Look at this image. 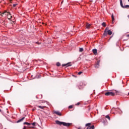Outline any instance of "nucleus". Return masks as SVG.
I'll return each instance as SVG.
<instances>
[{
  "instance_id": "nucleus-19",
  "label": "nucleus",
  "mask_w": 129,
  "mask_h": 129,
  "mask_svg": "<svg viewBox=\"0 0 129 129\" xmlns=\"http://www.w3.org/2000/svg\"><path fill=\"white\" fill-rule=\"evenodd\" d=\"M83 48H80L79 51L80 52H83Z\"/></svg>"
},
{
  "instance_id": "nucleus-35",
  "label": "nucleus",
  "mask_w": 129,
  "mask_h": 129,
  "mask_svg": "<svg viewBox=\"0 0 129 129\" xmlns=\"http://www.w3.org/2000/svg\"><path fill=\"white\" fill-rule=\"evenodd\" d=\"M1 111H2V110L0 109V112H1Z\"/></svg>"
},
{
  "instance_id": "nucleus-9",
  "label": "nucleus",
  "mask_w": 129,
  "mask_h": 129,
  "mask_svg": "<svg viewBox=\"0 0 129 129\" xmlns=\"http://www.w3.org/2000/svg\"><path fill=\"white\" fill-rule=\"evenodd\" d=\"M24 119H25V117H23L21 119H20L19 120H18L17 121V123H19V122H22V121H23V120H24Z\"/></svg>"
},
{
  "instance_id": "nucleus-37",
  "label": "nucleus",
  "mask_w": 129,
  "mask_h": 129,
  "mask_svg": "<svg viewBox=\"0 0 129 129\" xmlns=\"http://www.w3.org/2000/svg\"><path fill=\"white\" fill-rule=\"evenodd\" d=\"M128 3H129V0H128Z\"/></svg>"
},
{
  "instance_id": "nucleus-3",
  "label": "nucleus",
  "mask_w": 129,
  "mask_h": 129,
  "mask_svg": "<svg viewBox=\"0 0 129 129\" xmlns=\"http://www.w3.org/2000/svg\"><path fill=\"white\" fill-rule=\"evenodd\" d=\"M0 16L2 17H6V16H7V17H9V16H11V13L7 11H4L3 13L0 12Z\"/></svg>"
},
{
  "instance_id": "nucleus-4",
  "label": "nucleus",
  "mask_w": 129,
  "mask_h": 129,
  "mask_svg": "<svg viewBox=\"0 0 129 129\" xmlns=\"http://www.w3.org/2000/svg\"><path fill=\"white\" fill-rule=\"evenodd\" d=\"M115 94L112 92H107L105 93V95H106V96H114Z\"/></svg>"
},
{
  "instance_id": "nucleus-30",
  "label": "nucleus",
  "mask_w": 129,
  "mask_h": 129,
  "mask_svg": "<svg viewBox=\"0 0 129 129\" xmlns=\"http://www.w3.org/2000/svg\"><path fill=\"white\" fill-rule=\"evenodd\" d=\"M23 129H27V126H25L23 128Z\"/></svg>"
},
{
  "instance_id": "nucleus-11",
  "label": "nucleus",
  "mask_w": 129,
  "mask_h": 129,
  "mask_svg": "<svg viewBox=\"0 0 129 129\" xmlns=\"http://www.w3.org/2000/svg\"><path fill=\"white\" fill-rule=\"evenodd\" d=\"M111 18H112V24H114V16H113V14H112Z\"/></svg>"
},
{
  "instance_id": "nucleus-17",
  "label": "nucleus",
  "mask_w": 129,
  "mask_h": 129,
  "mask_svg": "<svg viewBox=\"0 0 129 129\" xmlns=\"http://www.w3.org/2000/svg\"><path fill=\"white\" fill-rule=\"evenodd\" d=\"M91 125V123H88L86 124V126H90Z\"/></svg>"
},
{
  "instance_id": "nucleus-32",
  "label": "nucleus",
  "mask_w": 129,
  "mask_h": 129,
  "mask_svg": "<svg viewBox=\"0 0 129 129\" xmlns=\"http://www.w3.org/2000/svg\"><path fill=\"white\" fill-rule=\"evenodd\" d=\"M126 37H129V34L127 35Z\"/></svg>"
},
{
  "instance_id": "nucleus-1",
  "label": "nucleus",
  "mask_w": 129,
  "mask_h": 129,
  "mask_svg": "<svg viewBox=\"0 0 129 129\" xmlns=\"http://www.w3.org/2000/svg\"><path fill=\"white\" fill-rule=\"evenodd\" d=\"M55 123H56V124H58V125H61V124H62V125H63L64 126H70L72 124V123H70L61 122L59 120L55 121Z\"/></svg>"
},
{
  "instance_id": "nucleus-22",
  "label": "nucleus",
  "mask_w": 129,
  "mask_h": 129,
  "mask_svg": "<svg viewBox=\"0 0 129 129\" xmlns=\"http://www.w3.org/2000/svg\"><path fill=\"white\" fill-rule=\"evenodd\" d=\"M100 63V61L98 60L96 63V65H99V63Z\"/></svg>"
},
{
  "instance_id": "nucleus-13",
  "label": "nucleus",
  "mask_w": 129,
  "mask_h": 129,
  "mask_svg": "<svg viewBox=\"0 0 129 129\" xmlns=\"http://www.w3.org/2000/svg\"><path fill=\"white\" fill-rule=\"evenodd\" d=\"M56 66L59 67L61 66V63H60V62H56Z\"/></svg>"
},
{
  "instance_id": "nucleus-23",
  "label": "nucleus",
  "mask_w": 129,
  "mask_h": 129,
  "mask_svg": "<svg viewBox=\"0 0 129 129\" xmlns=\"http://www.w3.org/2000/svg\"><path fill=\"white\" fill-rule=\"evenodd\" d=\"M95 68H99V65L96 64L95 66Z\"/></svg>"
},
{
  "instance_id": "nucleus-21",
  "label": "nucleus",
  "mask_w": 129,
  "mask_h": 129,
  "mask_svg": "<svg viewBox=\"0 0 129 129\" xmlns=\"http://www.w3.org/2000/svg\"><path fill=\"white\" fill-rule=\"evenodd\" d=\"M119 93H120V91H116V94L117 95L118 94H119Z\"/></svg>"
},
{
  "instance_id": "nucleus-34",
  "label": "nucleus",
  "mask_w": 129,
  "mask_h": 129,
  "mask_svg": "<svg viewBox=\"0 0 129 129\" xmlns=\"http://www.w3.org/2000/svg\"><path fill=\"white\" fill-rule=\"evenodd\" d=\"M127 17H128V19H129V15H128V16H127Z\"/></svg>"
},
{
  "instance_id": "nucleus-26",
  "label": "nucleus",
  "mask_w": 129,
  "mask_h": 129,
  "mask_svg": "<svg viewBox=\"0 0 129 129\" xmlns=\"http://www.w3.org/2000/svg\"><path fill=\"white\" fill-rule=\"evenodd\" d=\"M78 74V75H81V74H82V72H79Z\"/></svg>"
},
{
  "instance_id": "nucleus-25",
  "label": "nucleus",
  "mask_w": 129,
  "mask_h": 129,
  "mask_svg": "<svg viewBox=\"0 0 129 129\" xmlns=\"http://www.w3.org/2000/svg\"><path fill=\"white\" fill-rule=\"evenodd\" d=\"M32 125L35 126V125H36V122H34L33 123H32Z\"/></svg>"
},
{
  "instance_id": "nucleus-29",
  "label": "nucleus",
  "mask_w": 129,
  "mask_h": 129,
  "mask_svg": "<svg viewBox=\"0 0 129 129\" xmlns=\"http://www.w3.org/2000/svg\"><path fill=\"white\" fill-rule=\"evenodd\" d=\"M87 129H91V127H90V126H89L87 128Z\"/></svg>"
},
{
  "instance_id": "nucleus-8",
  "label": "nucleus",
  "mask_w": 129,
  "mask_h": 129,
  "mask_svg": "<svg viewBox=\"0 0 129 129\" xmlns=\"http://www.w3.org/2000/svg\"><path fill=\"white\" fill-rule=\"evenodd\" d=\"M90 27H91V24H89V23H87L86 25V29H90Z\"/></svg>"
},
{
  "instance_id": "nucleus-7",
  "label": "nucleus",
  "mask_w": 129,
  "mask_h": 129,
  "mask_svg": "<svg viewBox=\"0 0 129 129\" xmlns=\"http://www.w3.org/2000/svg\"><path fill=\"white\" fill-rule=\"evenodd\" d=\"M53 113H55V114H57V115H58L59 116H61V115H62V113L57 111H54Z\"/></svg>"
},
{
  "instance_id": "nucleus-10",
  "label": "nucleus",
  "mask_w": 129,
  "mask_h": 129,
  "mask_svg": "<svg viewBox=\"0 0 129 129\" xmlns=\"http://www.w3.org/2000/svg\"><path fill=\"white\" fill-rule=\"evenodd\" d=\"M92 51H93V54H94V55H96V54H97V49H93Z\"/></svg>"
},
{
  "instance_id": "nucleus-15",
  "label": "nucleus",
  "mask_w": 129,
  "mask_h": 129,
  "mask_svg": "<svg viewBox=\"0 0 129 129\" xmlns=\"http://www.w3.org/2000/svg\"><path fill=\"white\" fill-rule=\"evenodd\" d=\"M106 118H108L109 120H110V117H109V115H107L105 116Z\"/></svg>"
},
{
  "instance_id": "nucleus-12",
  "label": "nucleus",
  "mask_w": 129,
  "mask_h": 129,
  "mask_svg": "<svg viewBox=\"0 0 129 129\" xmlns=\"http://www.w3.org/2000/svg\"><path fill=\"white\" fill-rule=\"evenodd\" d=\"M37 107H39V108H41V109H44V108H45L46 106H37Z\"/></svg>"
},
{
  "instance_id": "nucleus-28",
  "label": "nucleus",
  "mask_w": 129,
  "mask_h": 129,
  "mask_svg": "<svg viewBox=\"0 0 129 129\" xmlns=\"http://www.w3.org/2000/svg\"><path fill=\"white\" fill-rule=\"evenodd\" d=\"M80 102H78V103L76 104V105H80Z\"/></svg>"
},
{
  "instance_id": "nucleus-24",
  "label": "nucleus",
  "mask_w": 129,
  "mask_h": 129,
  "mask_svg": "<svg viewBox=\"0 0 129 129\" xmlns=\"http://www.w3.org/2000/svg\"><path fill=\"white\" fill-rule=\"evenodd\" d=\"M91 127V129H94L95 128V127H94V125H92L91 126H90Z\"/></svg>"
},
{
  "instance_id": "nucleus-6",
  "label": "nucleus",
  "mask_w": 129,
  "mask_h": 129,
  "mask_svg": "<svg viewBox=\"0 0 129 129\" xmlns=\"http://www.w3.org/2000/svg\"><path fill=\"white\" fill-rule=\"evenodd\" d=\"M71 62H68L67 64H62V67H69V66H72V64H70Z\"/></svg>"
},
{
  "instance_id": "nucleus-2",
  "label": "nucleus",
  "mask_w": 129,
  "mask_h": 129,
  "mask_svg": "<svg viewBox=\"0 0 129 129\" xmlns=\"http://www.w3.org/2000/svg\"><path fill=\"white\" fill-rule=\"evenodd\" d=\"M112 34V31L109 30V28L107 27L106 28H105L104 31L103 36L104 37H106L107 35H109V36H110Z\"/></svg>"
},
{
  "instance_id": "nucleus-27",
  "label": "nucleus",
  "mask_w": 129,
  "mask_h": 129,
  "mask_svg": "<svg viewBox=\"0 0 129 129\" xmlns=\"http://www.w3.org/2000/svg\"><path fill=\"white\" fill-rule=\"evenodd\" d=\"M69 108H73V106H72V105L69 106Z\"/></svg>"
},
{
  "instance_id": "nucleus-20",
  "label": "nucleus",
  "mask_w": 129,
  "mask_h": 129,
  "mask_svg": "<svg viewBox=\"0 0 129 129\" xmlns=\"http://www.w3.org/2000/svg\"><path fill=\"white\" fill-rule=\"evenodd\" d=\"M17 6H18V4H13V8H15V7H17Z\"/></svg>"
},
{
  "instance_id": "nucleus-16",
  "label": "nucleus",
  "mask_w": 129,
  "mask_h": 129,
  "mask_svg": "<svg viewBox=\"0 0 129 129\" xmlns=\"http://www.w3.org/2000/svg\"><path fill=\"white\" fill-rule=\"evenodd\" d=\"M24 124H27V125H30L31 124V123L25 122L24 123Z\"/></svg>"
},
{
  "instance_id": "nucleus-5",
  "label": "nucleus",
  "mask_w": 129,
  "mask_h": 129,
  "mask_svg": "<svg viewBox=\"0 0 129 129\" xmlns=\"http://www.w3.org/2000/svg\"><path fill=\"white\" fill-rule=\"evenodd\" d=\"M120 1V4L123 9H129V5H126L123 6V5L122 4V0H119Z\"/></svg>"
},
{
  "instance_id": "nucleus-36",
  "label": "nucleus",
  "mask_w": 129,
  "mask_h": 129,
  "mask_svg": "<svg viewBox=\"0 0 129 129\" xmlns=\"http://www.w3.org/2000/svg\"><path fill=\"white\" fill-rule=\"evenodd\" d=\"M128 95H129V92H128Z\"/></svg>"
},
{
  "instance_id": "nucleus-14",
  "label": "nucleus",
  "mask_w": 129,
  "mask_h": 129,
  "mask_svg": "<svg viewBox=\"0 0 129 129\" xmlns=\"http://www.w3.org/2000/svg\"><path fill=\"white\" fill-rule=\"evenodd\" d=\"M102 25L103 27H106V23H105V22H103Z\"/></svg>"
},
{
  "instance_id": "nucleus-18",
  "label": "nucleus",
  "mask_w": 129,
  "mask_h": 129,
  "mask_svg": "<svg viewBox=\"0 0 129 129\" xmlns=\"http://www.w3.org/2000/svg\"><path fill=\"white\" fill-rule=\"evenodd\" d=\"M8 18L9 19V20H11V19L12 18H13V16H11V14H10V15H9V16H8Z\"/></svg>"
},
{
  "instance_id": "nucleus-31",
  "label": "nucleus",
  "mask_w": 129,
  "mask_h": 129,
  "mask_svg": "<svg viewBox=\"0 0 129 129\" xmlns=\"http://www.w3.org/2000/svg\"><path fill=\"white\" fill-rule=\"evenodd\" d=\"M9 2H10V3H12V1H13V0H9Z\"/></svg>"
},
{
  "instance_id": "nucleus-33",
  "label": "nucleus",
  "mask_w": 129,
  "mask_h": 129,
  "mask_svg": "<svg viewBox=\"0 0 129 129\" xmlns=\"http://www.w3.org/2000/svg\"><path fill=\"white\" fill-rule=\"evenodd\" d=\"M78 129H81V127H79Z\"/></svg>"
}]
</instances>
